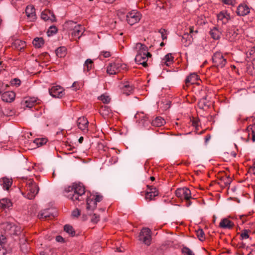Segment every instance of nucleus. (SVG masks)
Here are the masks:
<instances>
[{
    "instance_id": "nucleus-1",
    "label": "nucleus",
    "mask_w": 255,
    "mask_h": 255,
    "mask_svg": "<svg viewBox=\"0 0 255 255\" xmlns=\"http://www.w3.org/2000/svg\"><path fill=\"white\" fill-rule=\"evenodd\" d=\"M85 193V188L81 183H73L72 185L65 187L63 191L64 196L74 202L84 200Z\"/></svg>"
},
{
    "instance_id": "nucleus-2",
    "label": "nucleus",
    "mask_w": 255,
    "mask_h": 255,
    "mask_svg": "<svg viewBox=\"0 0 255 255\" xmlns=\"http://www.w3.org/2000/svg\"><path fill=\"white\" fill-rule=\"evenodd\" d=\"M133 49L137 53L134 58L135 62L146 67L147 59L151 57V53L148 52V47L145 44L138 42L135 44Z\"/></svg>"
},
{
    "instance_id": "nucleus-3",
    "label": "nucleus",
    "mask_w": 255,
    "mask_h": 255,
    "mask_svg": "<svg viewBox=\"0 0 255 255\" xmlns=\"http://www.w3.org/2000/svg\"><path fill=\"white\" fill-rule=\"evenodd\" d=\"M22 184H25V192H22V194L29 200L33 199L38 194L39 188L38 185L32 179L22 178Z\"/></svg>"
},
{
    "instance_id": "nucleus-4",
    "label": "nucleus",
    "mask_w": 255,
    "mask_h": 255,
    "mask_svg": "<svg viewBox=\"0 0 255 255\" xmlns=\"http://www.w3.org/2000/svg\"><path fill=\"white\" fill-rule=\"evenodd\" d=\"M212 61L218 68H224L227 64V59L220 51H217L212 56Z\"/></svg>"
},
{
    "instance_id": "nucleus-5",
    "label": "nucleus",
    "mask_w": 255,
    "mask_h": 255,
    "mask_svg": "<svg viewBox=\"0 0 255 255\" xmlns=\"http://www.w3.org/2000/svg\"><path fill=\"white\" fill-rule=\"evenodd\" d=\"M127 65L120 62L110 63L107 68V72L110 75H115L120 72L122 70H126Z\"/></svg>"
},
{
    "instance_id": "nucleus-6",
    "label": "nucleus",
    "mask_w": 255,
    "mask_h": 255,
    "mask_svg": "<svg viewBox=\"0 0 255 255\" xmlns=\"http://www.w3.org/2000/svg\"><path fill=\"white\" fill-rule=\"evenodd\" d=\"M67 24L70 26V28H73L72 36L73 38H80L84 32V27L73 21H69L67 22Z\"/></svg>"
},
{
    "instance_id": "nucleus-7",
    "label": "nucleus",
    "mask_w": 255,
    "mask_h": 255,
    "mask_svg": "<svg viewBox=\"0 0 255 255\" xmlns=\"http://www.w3.org/2000/svg\"><path fill=\"white\" fill-rule=\"evenodd\" d=\"M138 239L144 244L149 246L151 242L150 230L148 228H143L138 236Z\"/></svg>"
},
{
    "instance_id": "nucleus-8",
    "label": "nucleus",
    "mask_w": 255,
    "mask_h": 255,
    "mask_svg": "<svg viewBox=\"0 0 255 255\" xmlns=\"http://www.w3.org/2000/svg\"><path fill=\"white\" fill-rule=\"evenodd\" d=\"M141 18V14L136 10H132L128 13L127 20L128 24L132 25L138 22Z\"/></svg>"
},
{
    "instance_id": "nucleus-9",
    "label": "nucleus",
    "mask_w": 255,
    "mask_h": 255,
    "mask_svg": "<svg viewBox=\"0 0 255 255\" xmlns=\"http://www.w3.org/2000/svg\"><path fill=\"white\" fill-rule=\"evenodd\" d=\"M176 196L181 199L188 200L191 198V191L186 187L178 188L175 191Z\"/></svg>"
},
{
    "instance_id": "nucleus-10",
    "label": "nucleus",
    "mask_w": 255,
    "mask_h": 255,
    "mask_svg": "<svg viewBox=\"0 0 255 255\" xmlns=\"http://www.w3.org/2000/svg\"><path fill=\"white\" fill-rule=\"evenodd\" d=\"M50 95L54 98H62L64 95L63 88L60 86H52L49 89Z\"/></svg>"
},
{
    "instance_id": "nucleus-11",
    "label": "nucleus",
    "mask_w": 255,
    "mask_h": 255,
    "mask_svg": "<svg viewBox=\"0 0 255 255\" xmlns=\"http://www.w3.org/2000/svg\"><path fill=\"white\" fill-rule=\"evenodd\" d=\"M250 7L247 4L242 3L238 6L236 12L238 16H245L250 13Z\"/></svg>"
},
{
    "instance_id": "nucleus-12",
    "label": "nucleus",
    "mask_w": 255,
    "mask_h": 255,
    "mask_svg": "<svg viewBox=\"0 0 255 255\" xmlns=\"http://www.w3.org/2000/svg\"><path fill=\"white\" fill-rule=\"evenodd\" d=\"M77 125L78 128L84 132H88L89 122L85 117L79 118L77 121Z\"/></svg>"
},
{
    "instance_id": "nucleus-13",
    "label": "nucleus",
    "mask_w": 255,
    "mask_h": 255,
    "mask_svg": "<svg viewBox=\"0 0 255 255\" xmlns=\"http://www.w3.org/2000/svg\"><path fill=\"white\" fill-rule=\"evenodd\" d=\"M147 191L145 193V199L147 200L151 201L154 199V198L158 195V191L156 188L152 186L147 185Z\"/></svg>"
},
{
    "instance_id": "nucleus-14",
    "label": "nucleus",
    "mask_w": 255,
    "mask_h": 255,
    "mask_svg": "<svg viewBox=\"0 0 255 255\" xmlns=\"http://www.w3.org/2000/svg\"><path fill=\"white\" fill-rule=\"evenodd\" d=\"M134 117L139 124L143 127H145L149 123L148 117L143 112L136 113Z\"/></svg>"
},
{
    "instance_id": "nucleus-15",
    "label": "nucleus",
    "mask_w": 255,
    "mask_h": 255,
    "mask_svg": "<svg viewBox=\"0 0 255 255\" xmlns=\"http://www.w3.org/2000/svg\"><path fill=\"white\" fill-rule=\"evenodd\" d=\"M25 13L27 19L30 21H34L36 19L35 9L32 5H28L25 9Z\"/></svg>"
},
{
    "instance_id": "nucleus-16",
    "label": "nucleus",
    "mask_w": 255,
    "mask_h": 255,
    "mask_svg": "<svg viewBox=\"0 0 255 255\" xmlns=\"http://www.w3.org/2000/svg\"><path fill=\"white\" fill-rule=\"evenodd\" d=\"M217 18L219 22L225 24L231 19V15L226 10H222L217 15Z\"/></svg>"
},
{
    "instance_id": "nucleus-17",
    "label": "nucleus",
    "mask_w": 255,
    "mask_h": 255,
    "mask_svg": "<svg viewBox=\"0 0 255 255\" xmlns=\"http://www.w3.org/2000/svg\"><path fill=\"white\" fill-rule=\"evenodd\" d=\"M41 18L45 21L53 22L55 21V17L54 14L48 9H45L41 12Z\"/></svg>"
},
{
    "instance_id": "nucleus-18",
    "label": "nucleus",
    "mask_w": 255,
    "mask_h": 255,
    "mask_svg": "<svg viewBox=\"0 0 255 255\" xmlns=\"http://www.w3.org/2000/svg\"><path fill=\"white\" fill-rule=\"evenodd\" d=\"M97 207L96 201L94 200V195H91L87 198L86 209L88 211H93Z\"/></svg>"
},
{
    "instance_id": "nucleus-19",
    "label": "nucleus",
    "mask_w": 255,
    "mask_h": 255,
    "mask_svg": "<svg viewBox=\"0 0 255 255\" xmlns=\"http://www.w3.org/2000/svg\"><path fill=\"white\" fill-rule=\"evenodd\" d=\"M15 97V93L12 91H6L1 93V99L3 101L5 102H12Z\"/></svg>"
},
{
    "instance_id": "nucleus-20",
    "label": "nucleus",
    "mask_w": 255,
    "mask_h": 255,
    "mask_svg": "<svg viewBox=\"0 0 255 255\" xmlns=\"http://www.w3.org/2000/svg\"><path fill=\"white\" fill-rule=\"evenodd\" d=\"M237 31L238 30H236L235 28L229 29L226 32V38L229 41H234L238 36Z\"/></svg>"
},
{
    "instance_id": "nucleus-21",
    "label": "nucleus",
    "mask_w": 255,
    "mask_h": 255,
    "mask_svg": "<svg viewBox=\"0 0 255 255\" xmlns=\"http://www.w3.org/2000/svg\"><path fill=\"white\" fill-rule=\"evenodd\" d=\"M234 226V223L227 218H224L221 220L219 227L225 229H231Z\"/></svg>"
},
{
    "instance_id": "nucleus-22",
    "label": "nucleus",
    "mask_w": 255,
    "mask_h": 255,
    "mask_svg": "<svg viewBox=\"0 0 255 255\" xmlns=\"http://www.w3.org/2000/svg\"><path fill=\"white\" fill-rule=\"evenodd\" d=\"M121 89L124 94L127 95H129L132 93L133 91V86L129 82H126L123 84Z\"/></svg>"
},
{
    "instance_id": "nucleus-23",
    "label": "nucleus",
    "mask_w": 255,
    "mask_h": 255,
    "mask_svg": "<svg viewBox=\"0 0 255 255\" xmlns=\"http://www.w3.org/2000/svg\"><path fill=\"white\" fill-rule=\"evenodd\" d=\"M12 183L11 179L3 177L0 179V184L4 190H8Z\"/></svg>"
},
{
    "instance_id": "nucleus-24",
    "label": "nucleus",
    "mask_w": 255,
    "mask_h": 255,
    "mask_svg": "<svg viewBox=\"0 0 255 255\" xmlns=\"http://www.w3.org/2000/svg\"><path fill=\"white\" fill-rule=\"evenodd\" d=\"M210 106L209 100H207V96H204L198 102V107L200 109L205 110L208 109Z\"/></svg>"
},
{
    "instance_id": "nucleus-25",
    "label": "nucleus",
    "mask_w": 255,
    "mask_h": 255,
    "mask_svg": "<svg viewBox=\"0 0 255 255\" xmlns=\"http://www.w3.org/2000/svg\"><path fill=\"white\" fill-rule=\"evenodd\" d=\"M198 80V76L197 74L195 73H192L186 78L185 80V83L187 86L194 84Z\"/></svg>"
},
{
    "instance_id": "nucleus-26",
    "label": "nucleus",
    "mask_w": 255,
    "mask_h": 255,
    "mask_svg": "<svg viewBox=\"0 0 255 255\" xmlns=\"http://www.w3.org/2000/svg\"><path fill=\"white\" fill-rule=\"evenodd\" d=\"M36 100L34 98H28L25 99L23 101L24 107L31 108L34 106Z\"/></svg>"
},
{
    "instance_id": "nucleus-27",
    "label": "nucleus",
    "mask_w": 255,
    "mask_h": 255,
    "mask_svg": "<svg viewBox=\"0 0 255 255\" xmlns=\"http://www.w3.org/2000/svg\"><path fill=\"white\" fill-rule=\"evenodd\" d=\"M165 123V120L160 117H157L153 120L151 122L153 126L159 127L163 126Z\"/></svg>"
},
{
    "instance_id": "nucleus-28",
    "label": "nucleus",
    "mask_w": 255,
    "mask_h": 255,
    "mask_svg": "<svg viewBox=\"0 0 255 255\" xmlns=\"http://www.w3.org/2000/svg\"><path fill=\"white\" fill-rule=\"evenodd\" d=\"M210 34L213 39H219L220 38L221 32L217 27H214L211 29Z\"/></svg>"
},
{
    "instance_id": "nucleus-29",
    "label": "nucleus",
    "mask_w": 255,
    "mask_h": 255,
    "mask_svg": "<svg viewBox=\"0 0 255 255\" xmlns=\"http://www.w3.org/2000/svg\"><path fill=\"white\" fill-rule=\"evenodd\" d=\"M12 206V203L10 200L3 198L0 200V208L2 209L8 208Z\"/></svg>"
},
{
    "instance_id": "nucleus-30",
    "label": "nucleus",
    "mask_w": 255,
    "mask_h": 255,
    "mask_svg": "<svg viewBox=\"0 0 255 255\" xmlns=\"http://www.w3.org/2000/svg\"><path fill=\"white\" fill-rule=\"evenodd\" d=\"M49 210V209H46L41 211L38 215V218L43 219L50 217L51 216H53Z\"/></svg>"
},
{
    "instance_id": "nucleus-31",
    "label": "nucleus",
    "mask_w": 255,
    "mask_h": 255,
    "mask_svg": "<svg viewBox=\"0 0 255 255\" xmlns=\"http://www.w3.org/2000/svg\"><path fill=\"white\" fill-rule=\"evenodd\" d=\"M32 43L36 48H40L43 46L44 41L42 37H36L33 40Z\"/></svg>"
},
{
    "instance_id": "nucleus-32",
    "label": "nucleus",
    "mask_w": 255,
    "mask_h": 255,
    "mask_svg": "<svg viewBox=\"0 0 255 255\" xmlns=\"http://www.w3.org/2000/svg\"><path fill=\"white\" fill-rule=\"evenodd\" d=\"M56 54L59 57H63L66 54V48L65 47H60L56 51Z\"/></svg>"
},
{
    "instance_id": "nucleus-33",
    "label": "nucleus",
    "mask_w": 255,
    "mask_h": 255,
    "mask_svg": "<svg viewBox=\"0 0 255 255\" xmlns=\"http://www.w3.org/2000/svg\"><path fill=\"white\" fill-rule=\"evenodd\" d=\"M93 66V61L91 59H88L84 64V70L89 71Z\"/></svg>"
},
{
    "instance_id": "nucleus-34",
    "label": "nucleus",
    "mask_w": 255,
    "mask_h": 255,
    "mask_svg": "<svg viewBox=\"0 0 255 255\" xmlns=\"http://www.w3.org/2000/svg\"><path fill=\"white\" fill-rule=\"evenodd\" d=\"M173 58H174L172 56L171 53H168L165 56L163 60L164 61V63H165V64H166V65L169 66V64L173 62Z\"/></svg>"
},
{
    "instance_id": "nucleus-35",
    "label": "nucleus",
    "mask_w": 255,
    "mask_h": 255,
    "mask_svg": "<svg viewBox=\"0 0 255 255\" xmlns=\"http://www.w3.org/2000/svg\"><path fill=\"white\" fill-rule=\"evenodd\" d=\"M64 230L65 232L70 235L72 237L75 235V231L73 227L69 225H66L64 227Z\"/></svg>"
},
{
    "instance_id": "nucleus-36",
    "label": "nucleus",
    "mask_w": 255,
    "mask_h": 255,
    "mask_svg": "<svg viewBox=\"0 0 255 255\" xmlns=\"http://www.w3.org/2000/svg\"><path fill=\"white\" fill-rule=\"evenodd\" d=\"M196 235L201 241H204L205 240V234L202 229H199L196 231Z\"/></svg>"
},
{
    "instance_id": "nucleus-37",
    "label": "nucleus",
    "mask_w": 255,
    "mask_h": 255,
    "mask_svg": "<svg viewBox=\"0 0 255 255\" xmlns=\"http://www.w3.org/2000/svg\"><path fill=\"white\" fill-rule=\"evenodd\" d=\"M98 99L103 102L104 104H108L111 101L110 97L106 95L103 94L98 97Z\"/></svg>"
},
{
    "instance_id": "nucleus-38",
    "label": "nucleus",
    "mask_w": 255,
    "mask_h": 255,
    "mask_svg": "<svg viewBox=\"0 0 255 255\" xmlns=\"http://www.w3.org/2000/svg\"><path fill=\"white\" fill-rule=\"evenodd\" d=\"M47 141V139L44 138H37L34 140V143H35L38 147H39L45 144Z\"/></svg>"
},
{
    "instance_id": "nucleus-39",
    "label": "nucleus",
    "mask_w": 255,
    "mask_h": 255,
    "mask_svg": "<svg viewBox=\"0 0 255 255\" xmlns=\"http://www.w3.org/2000/svg\"><path fill=\"white\" fill-rule=\"evenodd\" d=\"M251 232L249 230L245 229L243 230L241 233V240H246L249 238V233Z\"/></svg>"
},
{
    "instance_id": "nucleus-40",
    "label": "nucleus",
    "mask_w": 255,
    "mask_h": 255,
    "mask_svg": "<svg viewBox=\"0 0 255 255\" xmlns=\"http://www.w3.org/2000/svg\"><path fill=\"white\" fill-rule=\"evenodd\" d=\"M248 57L255 59V47L250 48L247 52Z\"/></svg>"
},
{
    "instance_id": "nucleus-41",
    "label": "nucleus",
    "mask_w": 255,
    "mask_h": 255,
    "mask_svg": "<svg viewBox=\"0 0 255 255\" xmlns=\"http://www.w3.org/2000/svg\"><path fill=\"white\" fill-rule=\"evenodd\" d=\"M57 32V28L55 26H51L48 31L47 34L48 36L52 35Z\"/></svg>"
},
{
    "instance_id": "nucleus-42",
    "label": "nucleus",
    "mask_w": 255,
    "mask_h": 255,
    "mask_svg": "<svg viewBox=\"0 0 255 255\" xmlns=\"http://www.w3.org/2000/svg\"><path fill=\"white\" fill-rule=\"evenodd\" d=\"M182 252L187 255H195L192 251L188 248L184 247L182 249Z\"/></svg>"
},
{
    "instance_id": "nucleus-43",
    "label": "nucleus",
    "mask_w": 255,
    "mask_h": 255,
    "mask_svg": "<svg viewBox=\"0 0 255 255\" xmlns=\"http://www.w3.org/2000/svg\"><path fill=\"white\" fill-rule=\"evenodd\" d=\"M20 80L18 79H13L10 81V84L12 86H15L16 87H18L20 85Z\"/></svg>"
},
{
    "instance_id": "nucleus-44",
    "label": "nucleus",
    "mask_w": 255,
    "mask_h": 255,
    "mask_svg": "<svg viewBox=\"0 0 255 255\" xmlns=\"http://www.w3.org/2000/svg\"><path fill=\"white\" fill-rule=\"evenodd\" d=\"M222 2L226 4L234 6L236 3V0H222Z\"/></svg>"
},
{
    "instance_id": "nucleus-45",
    "label": "nucleus",
    "mask_w": 255,
    "mask_h": 255,
    "mask_svg": "<svg viewBox=\"0 0 255 255\" xmlns=\"http://www.w3.org/2000/svg\"><path fill=\"white\" fill-rule=\"evenodd\" d=\"M100 220V217L96 214H94L91 218V221L93 223H97Z\"/></svg>"
},
{
    "instance_id": "nucleus-46",
    "label": "nucleus",
    "mask_w": 255,
    "mask_h": 255,
    "mask_svg": "<svg viewBox=\"0 0 255 255\" xmlns=\"http://www.w3.org/2000/svg\"><path fill=\"white\" fill-rule=\"evenodd\" d=\"M189 32L191 36L192 37L195 35L194 33L196 34L198 33V30L197 29H195L193 26H190L189 27Z\"/></svg>"
},
{
    "instance_id": "nucleus-47",
    "label": "nucleus",
    "mask_w": 255,
    "mask_h": 255,
    "mask_svg": "<svg viewBox=\"0 0 255 255\" xmlns=\"http://www.w3.org/2000/svg\"><path fill=\"white\" fill-rule=\"evenodd\" d=\"M162 37V40L166 39L167 38V35H166V31L164 29H161L159 31Z\"/></svg>"
},
{
    "instance_id": "nucleus-48",
    "label": "nucleus",
    "mask_w": 255,
    "mask_h": 255,
    "mask_svg": "<svg viewBox=\"0 0 255 255\" xmlns=\"http://www.w3.org/2000/svg\"><path fill=\"white\" fill-rule=\"evenodd\" d=\"M101 55H103L105 58H108L111 56V54L110 51H102L100 53Z\"/></svg>"
},
{
    "instance_id": "nucleus-49",
    "label": "nucleus",
    "mask_w": 255,
    "mask_h": 255,
    "mask_svg": "<svg viewBox=\"0 0 255 255\" xmlns=\"http://www.w3.org/2000/svg\"><path fill=\"white\" fill-rule=\"evenodd\" d=\"M80 215V210L76 209L72 212V216L74 217H78Z\"/></svg>"
},
{
    "instance_id": "nucleus-50",
    "label": "nucleus",
    "mask_w": 255,
    "mask_h": 255,
    "mask_svg": "<svg viewBox=\"0 0 255 255\" xmlns=\"http://www.w3.org/2000/svg\"><path fill=\"white\" fill-rule=\"evenodd\" d=\"M188 34H185L184 36L182 37V41L183 42H184V40L186 42V44L185 45V46L188 45L190 43V40H189L188 41L187 40V38L188 37Z\"/></svg>"
},
{
    "instance_id": "nucleus-51",
    "label": "nucleus",
    "mask_w": 255,
    "mask_h": 255,
    "mask_svg": "<svg viewBox=\"0 0 255 255\" xmlns=\"http://www.w3.org/2000/svg\"><path fill=\"white\" fill-rule=\"evenodd\" d=\"M6 239L5 237L2 235H0V245H2L6 243Z\"/></svg>"
},
{
    "instance_id": "nucleus-52",
    "label": "nucleus",
    "mask_w": 255,
    "mask_h": 255,
    "mask_svg": "<svg viewBox=\"0 0 255 255\" xmlns=\"http://www.w3.org/2000/svg\"><path fill=\"white\" fill-rule=\"evenodd\" d=\"M72 87L74 88L76 91L80 88L79 83L78 82H74L72 84Z\"/></svg>"
},
{
    "instance_id": "nucleus-53",
    "label": "nucleus",
    "mask_w": 255,
    "mask_h": 255,
    "mask_svg": "<svg viewBox=\"0 0 255 255\" xmlns=\"http://www.w3.org/2000/svg\"><path fill=\"white\" fill-rule=\"evenodd\" d=\"M103 196L101 195H94V200L96 201V203L99 202L102 200Z\"/></svg>"
},
{
    "instance_id": "nucleus-54",
    "label": "nucleus",
    "mask_w": 255,
    "mask_h": 255,
    "mask_svg": "<svg viewBox=\"0 0 255 255\" xmlns=\"http://www.w3.org/2000/svg\"><path fill=\"white\" fill-rule=\"evenodd\" d=\"M232 182V179L229 177L227 178V181L225 182V184L226 186H228L230 185Z\"/></svg>"
},
{
    "instance_id": "nucleus-55",
    "label": "nucleus",
    "mask_w": 255,
    "mask_h": 255,
    "mask_svg": "<svg viewBox=\"0 0 255 255\" xmlns=\"http://www.w3.org/2000/svg\"><path fill=\"white\" fill-rule=\"evenodd\" d=\"M56 240L58 242H62L63 241L64 239L60 236H58L56 237Z\"/></svg>"
},
{
    "instance_id": "nucleus-56",
    "label": "nucleus",
    "mask_w": 255,
    "mask_h": 255,
    "mask_svg": "<svg viewBox=\"0 0 255 255\" xmlns=\"http://www.w3.org/2000/svg\"><path fill=\"white\" fill-rule=\"evenodd\" d=\"M4 90V85L3 83L0 81V94H1Z\"/></svg>"
},
{
    "instance_id": "nucleus-57",
    "label": "nucleus",
    "mask_w": 255,
    "mask_h": 255,
    "mask_svg": "<svg viewBox=\"0 0 255 255\" xmlns=\"http://www.w3.org/2000/svg\"><path fill=\"white\" fill-rule=\"evenodd\" d=\"M211 138V135L210 134H208L206 136L205 138V141L207 143Z\"/></svg>"
},
{
    "instance_id": "nucleus-58",
    "label": "nucleus",
    "mask_w": 255,
    "mask_h": 255,
    "mask_svg": "<svg viewBox=\"0 0 255 255\" xmlns=\"http://www.w3.org/2000/svg\"><path fill=\"white\" fill-rule=\"evenodd\" d=\"M246 217V215H243L242 216H240V219L242 221L243 223H244V222H246V221L245 219Z\"/></svg>"
},
{
    "instance_id": "nucleus-59",
    "label": "nucleus",
    "mask_w": 255,
    "mask_h": 255,
    "mask_svg": "<svg viewBox=\"0 0 255 255\" xmlns=\"http://www.w3.org/2000/svg\"><path fill=\"white\" fill-rule=\"evenodd\" d=\"M186 201V206L187 207H189L190 206L191 204H192V202L190 201V199H188V200H185Z\"/></svg>"
},
{
    "instance_id": "nucleus-60",
    "label": "nucleus",
    "mask_w": 255,
    "mask_h": 255,
    "mask_svg": "<svg viewBox=\"0 0 255 255\" xmlns=\"http://www.w3.org/2000/svg\"><path fill=\"white\" fill-rule=\"evenodd\" d=\"M252 133H253V135H252V140L254 142L255 141V131L254 130H252Z\"/></svg>"
},
{
    "instance_id": "nucleus-61",
    "label": "nucleus",
    "mask_w": 255,
    "mask_h": 255,
    "mask_svg": "<svg viewBox=\"0 0 255 255\" xmlns=\"http://www.w3.org/2000/svg\"><path fill=\"white\" fill-rule=\"evenodd\" d=\"M116 0H104L106 3H112L114 2Z\"/></svg>"
},
{
    "instance_id": "nucleus-62",
    "label": "nucleus",
    "mask_w": 255,
    "mask_h": 255,
    "mask_svg": "<svg viewBox=\"0 0 255 255\" xmlns=\"http://www.w3.org/2000/svg\"><path fill=\"white\" fill-rule=\"evenodd\" d=\"M83 139H84L83 137L81 136V137L79 138V139H78V141H79V143H82V142H83Z\"/></svg>"
},
{
    "instance_id": "nucleus-63",
    "label": "nucleus",
    "mask_w": 255,
    "mask_h": 255,
    "mask_svg": "<svg viewBox=\"0 0 255 255\" xmlns=\"http://www.w3.org/2000/svg\"><path fill=\"white\" fill-rule=\"evenodd\" d=\"M251 170H252V171L255 174V166H253L250 169Z\"/></svg>"
},
{
    "instance_id": "nucleus-64",
    "label": "nucleus",
    "mask_w": 255,
    "mask_h": 255,
    "mask_svg": "<svg viewBox=\"0 0 255 255\" xmlns=\"http://www.w3.org/2000/svg\"><path fill=\"white\" fill-rule=\"evenodd\" d=\"M251 127V129H252L253 128H255V124L253 125H250L249 128Z\"/></svg>"
}]
</instances>
